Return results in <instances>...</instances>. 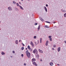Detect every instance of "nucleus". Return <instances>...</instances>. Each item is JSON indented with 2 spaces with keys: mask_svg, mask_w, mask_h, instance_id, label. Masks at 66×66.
I'll return each mask as SVG.
<instances>
[{
  "mask_svg": "<svg viewBox=\"0 0 66 66\" xmlns=\"http://www.w3.org/2000/svg\"><path fill=\"white\" fill-rule=\"evenodd\" d=\"M33 64L34 65H35V66H37V64H36V62H33Z\"/></svg>",
  "mask_w": 66,
  "mask_h": 66,
  "instance_id": "nucleus-7",
  "label": "nucleus"
},
{
  "mask_svg": "<svg viewBox=\"0 0 66 66\" xmlns=\"http://www.w3.org/2000/svg\"><path fill=\"white\" fill-rule=\"evenodd\" d=\"M51 62H53V61L52 60H51Z\"/></svg>",
  "mask_w": 66,
  "mask_h": 66,
  "instance_id": "nucleus-47",
  "label": "nucleus"
},
{
  "mask_svg": "<svg viewBox=\"0 0 66 66\" xmlns=\"http://www.w3.org/2000/svg\"><path fill=\"white\" fill-rule=\"evenodd\" d=\"M12 52H13V53H14V54L15 53V51H12Z\"/></svg>",
  "mask_w": 66,
  "mask_h": 66,
  "instance_id": "nucleus-36",
  "label": "nucleus"
},
{
  "mask_svg": "<svg viewBox=\"0 0 66 66\" xmlns=\"http://www.w3.org/2000/svg\"><path fill=\"white\" fill-rule=\"evenodd\" d=\"M30 0H28V1H30Z\"/></svg>",
  "mask_w": 66,
  "mask_h": 66,
  "instance_id": "nucleus-48",
  "label": "nucleus"
},
{
  "mask_svg": "<svg viewBox=\"0 0 66 66\" xmlns=\"http://www.w3.org/2000/svg\"><path fill=\"white\" fill-rule=\"evenodd\" d=\"M24 65L25 66H26V65H27V64H26V63H24Z\"/></svg>",
  "mask_w": 66,
  "mask_h": 66,
  "instance_id": "nucleus-38",
  "label": "nucleus"
},
{
  "mask_svg": "<svg viewBox=\"0 0 66 66\" xmlns=\"http://www.w3.org/2000/svg\"><path fill=\"white\" fill-rule=\"evenodd\" d=\"M5 53L3 52H1V54L2 55H4Z\"/></svg>",
  "mask_w": 66,
  "mask_h": 66,
  "instance_id": "nucleus-20",
  "label": "nucleus"
},
{
  "mask_svg": "<svg viewBox=\"0 0 66 66\" xmlns=\"http://www.w3.org/2000/svg\"><path fill=\"white\" fill-rule=\"evenodd\" d=\"M48 43H49V42H48V41L47 40L46 44H45L46 46H48Z\"/></svg>",
  "mask_w": 66,
  "mask_h": 66,
  "instance_id": "nucleus-10",
  "label": "nucleus"
},
{
  "mask_svg": "<svg viewBox=\"0 0 66 66\" xmlns=\"http://www.w3.org/2000/svg\"><path fill=\"white\" fill-rule=\"evenodd\" d=\"M64 17H66V13L64 14Z\"/></svg>",
  "mask_w": 66,
  "mask_h": 66,
  "instance_id": "nucleus-25",
  "label": "nucleus"
},
{
  "mask_svg": "<svg viewBox=\"0 0 66 66\" xmlns=\"http://www.w3.org/2000/svg\"><path fill=\"white\" fill-rule=\"evenodd\" d=\"M61 50V48L60 47H59L57 48V51L58 52H60Z\"/></svg>",
  "mask_w": 66,
  "mask_h": 66,
  "instance_id": "nucleus-13",
  "label": "nucleus"
},
{
  "mask_svg": "<svg viewBox=\"0 0 66 66\" xmlns=\"http://www.w3.org/2000/svg\"><path fill=\"white\" fill-rule=\"evenodd\" d=\"M46 7H48V4H46Z\"/></svg>",
  "mask_w": 66,
  "mask_h": 66,
  "instance_id": "nucleus-37",
  "label": "nucleus"
},
{
  "mask_svg": "<svg viewBox=\"0 0 66 66\" xmlns=\"http://www.w3.org/2000/svg\"><path fill=\"white\" fill-rule=\"evenodd\" d=\"M37 24H38L37 23H35V26L37 25Z\"/></svg>",
  "mask_w": 66,
  "mask_h": 66,
  "instance_id": "nucleus-31",
  "label": "nucleus"
},
{
  "mask_svg": "<svg viewBox=\"0 0 66 66\" xmlns=\"http://www.w3.org/2000/svg\"><path fill=\"white\" fill-rule=\"evenodd\" d=\"M30 44L31 45L32 47H34V44H33V42H32V41L30 42Z\"/></svg>",
  "mask_w": 66,
  "mask_h": 66,
  "instance_id": "nucleus-6",
  "label": "nucleus"
},
{
  "mask_svg": "<svg viewBox=\"0 0 66 66\" xmlns=\"http://www.w3.org/2000/svg\"><path fill=\"white\" fill-rule=\"evenodd\" d=\"M21 56L23 57V54H22L21 55Z\"/></svg>",
  "mask_w": 66,
  "mask_h": 66,
  "instance_id": "nucleus-39",
  "label": "nucleus"
},
{
  "mask_svg": "<svg viewBox=\"0 0 66 66\" xmlns=\"http://www.w3.org/2000/svg\"><path fill=\"white\" fill-rule=\"evenodd\" d=\"M61 12H63V13H66V11L65 10L61 9Z\"/></svg>",
  "mask_w": 66,
  "mask_h": 66,
  "instance_id": "nucleus-5",
  "label": "nucleus"
},
{
  "mask_svg": "<svg viewBox=\"0 0 66 66\" xmlns=\"http://www.w3.org/2000/svg\"><path fill=\"white\" fill-rule=\"evenodd\" d=\"M57 65H58V66H60V64H57Z\"/></svg>",
  "mask_w": 66,
  "mask_h": 66,
  "instance_id": "nucleus-45",
  "label": "nucleus"
},
{
  "mask_svg": "<svg viewBox=\"0 0 66 66\" xmlns=\"http://www.w3.org/2000/svg\"><path fill=\"white\" fill-rule=\"evenodd\" d=\"M24 49V47H22L21 48V50H23Z\"/></svg>",
  "mask_w": 66,
  "mask_h": 66,
  "instance_id": "nucleus-27",
  "label": "nucleus"
},
{
  "mask_svg": "<svg viewBox=\"0 0 66 66\" xmlns=\"http://www.w3.org/2000/svg\"><path fill=\"white\" fill-rule=\"evenodd\" d=\"M27 56L29 58H30V53H27V54H26Z\"/></svg>",
  "mask_w": 66,
  "mask_h": 66,
  "instance_id": "nucleus-4",
  "label": "nucleus"
},
{
  "mask_svg": "<svg viewBox=\"0 0 66 66\" xmlns=\"http://www.w3.org/2000/svg\"><path fill=\"white\" fill-rule=\"evenodd\" d=\"M28 48H26V50H27Z\"/></svg>",
  "mask_w": 66,
  "mask_h": 66,
  "instance_id": "nucleus-50",
  "label": "nucleus"
},
{
  "mask_svg": "<svg viewBox=\"0 0 66 66\" xmlns=\"http://www.w3.org/2000/svg\"><path fill=\"white\" fill-rule=\"evenodd\" d=\"M38 50L40 53H43V51H42V50L40 49H39Z\"/></svg>",
  "mask_w": 66,
  "mask_h": 66,
  "instance_id": "nucleus-8",
  "label": "nucleus"
},
{
  "mask_svg": "<svg viewBox=\"0 0 66 66\" xmlns=\"http://www.w3.org/2000/svg\"><path fill=\"white\" fill-rule=\"evenodd\" d=\"M34 39H36V36H34Z\"/></svg>",
  "mask_w": 66,
  "mask_h": 66,
  "instance_id": "nucleus-30",
  "label": "nucleus"
},
{
  "mask_svg": "<svg viewBox=\"0 0 66 66\" xmlns=\"http://www.w3.org/2000/svg\"><path fill=\"white\" fill-rule=\"evenodd\" d=\"M40 20H41V21H44V19L40 17Z\"/></svg>",
  "mask_w": 66,
  "mask_h": 66,
  "instance_id": "nucleus-21",
  "label": "nucleus"
},
{
  "mask_svg": "<svg viewBox=\"0 0 66 66\" xmlns=\"http://www.w3.org/2000/svg\"><path fill=\"white\" fill-rule=\"evenodd\" d=\"M10 57H11V58H12V57H13V56H11Z\"/></svg>",
  "mask_w": 66,
  "mask_h": 66,
  "instance_id": "nucleus-46",
  "label": "nucleus"
},
{
  "mask_svg": "<svg viewBox=\"0 0 66 66\" xmlns=\"http://www.w3.org/2000/svg\"><path fill=\"white\" fill-rule=\"evenodd\" d=\"M52 49L53 50H54V48L53 47L52 48Z\"/></svg>",
  "mask_w": 66,
  "mask_h": 66,
  "instance_id": "nucleus-41",
  "label": "nucleus"
},
{
  "mask_svg": "<svg viewBox=\"0 0 66 66\" xmlns=\"http://www.w3.org/2000/svg\"><path fill=\"white\" fill-rule=\"evenodd\" d=\"M8 10H9V11H11L13 10L12 7L11 6H9L8 7Z\"/></svg>",
  "mask_w": 66,
  "mask_h": 66,
  "instance_id": "nucleus-2",
  "label": "nucleus"
},
{
  "mask_svg": "<svg viewBox=\"0 0 66 66\" xmlns=\"http://www.w3.org/2000/svg\"><path fill=\"white\" fill-rule=\"evenodd\" d=\"M22 46H25V45H24V44H23V43H22Z\"/></svg>",
  "mask_w": 66,
  "mask_h": 66,
  "instance_id": "nucleus-35",
  "label": "nucleus"
},
{
  "mask_svg": "<svg viewBox=\"0 0 66 66\" xmlns=\"http://www.w3.org/2000/svg\"><path fill=\"white\" fill-rule=\"evenodd\" d=\"M21 40H19V42H21Z\"/></svg>",
  "mask_w": 66,
  "mask_h": 66,
  "instance_id": "nucleus-43",
  "label": "nucleus"
},
{
  "mask_svg": "<svg viewBox=\"0 0 66 66\" xmlns=\"http://www.w3.org/2000/svg\"><path fill=\"white\" fill-rule=\"evenodd\" d=\"M37 55L36 56V59H37V60H38V59H39V55H38V54H37Z\"/></svg>",
  "mask_w": 66,
  "mask_h": 66,
  "instance_id": "nucleus-3",
  "label": "nucleus"
},
{
  "mask_svg": "<svg viewBox=\"0 0 66 66\" xmlns=\"http://www.w3.org/2000/svg\"><path fill=\"white\" fill-rule=\"evenodd\" d=\"M30 51H32V49L30 50Z\"/></svg>",
  "mask_w": 66,
  "mask_h": 66,
  "instance_id": "nucleus-49",
  "label": "nucleus"
},
{
  "mask_svg": "<svg viewBox=\"0 0 66 66\" xmlns=\"http://www.w3.org/2000/svg\"><path fill=\"white\" fill-rule=\"evenodd\" d=\"M36 61V59H35V58H33L31 60V61L33 62V61Z\"/></svg>",
  "mask_w": 66,
  "mask_h": 66,
  "instance_id": "nucleus-12",
  "label": "nucleus"
},
{
  "mask_svg": "<svg viewBox=\"0 0 66 66\" xmlns=\"http://www.w3.org/2000/svg\"><path fill=\"white\" fill-rule=\"evenodd\" d=\"M19 3L20 4H21V3L20 2H19Z\"/></svg>",
  "mask_w": 66,
  "mask_h": 66,
  "instance_id": "nucleus-40",
  "label": "nucleus"
},
{
  "mask_svg": "<svg viewBox=\"0 0 66 66\" xmlns=\"http://www.w3.org/2000/svg\"><path fill=\"white\" fill-rule=\"evenodd\" d=\"M13 3L14 4H16V2L15 1H13Z\"/></svg>",
  "mask_w": 66,
  "mask_h": 66,
  "instance_id": "nucleus-23",
  "label": "nucleus"
},
{
  "mask_svg": "<svg viewBox=\"0 0 66 66\" xmlns=\"http://www.w3.org/2000/svg\"><path fill=\"white\" fill-rule=\"evenodd\" d=\"M50 64L51 66H53V63L52 62H51L50 63Z\"/></svg>",
  "mask_w": 66,
  "mask_h": 66,
  "instance_id": "nucleus-16",
  "label": "nucleus"
},
{
  "mask_svg": "<svg viewBox=\"0 0 66 66\" xmlns=\"http://www.w3.org/2000/svg\"><path fill=\"white\" fill-rule=\"evenodd\" d=\"M16 5L17 6H19V4H18V3H17L16 4Z\"/></svg>",
  "mask_w": 66,
  "mask_h": 66,
  "instance_id": "nucleus-28",
  "label": "nucleus"
},
{
  "mask_svg": "<svg viewBox=\"0 0 66 66\" xmlns=\"http://www.w3.org/2000/svg\"><path fill=\"white\" fill-rule=\"evenodd\" d=\"M53 46L54 47V48H55V47H56V45L55 44L53 45Z\"/></svg>",
  "mask_w": 66,
  "mask_h": 66,
  "instance_id": "nucleus-29",
  "label": "nucleus"
},
{
  "mask_svg": "<svg viewBox=\"0 0 66 66\" xmlns=\"http://www.w3.org/2000/svg\"><path fill=\"white\" fill-rule=\"evenodd\" d=\"M50 41H52V38H50Z\"/></svg>",
  "mask_w": 66,
  "mask_h": 66,
  "instance_id": "nucleus-34",
  "label": "nucleus"
},
{
  "mask_svg": "<svg viewBox=\"0 0 66 66\" xmlns=\"http://www.w3.org/2000/svg\"><path fill=\"white\" fill-rule=\"evenodd\" d=\"M46 23H50V22L48 21H46Z\"/></svg>",
  "mask_w": 66,
  "mask_h": 66,
  "instance_id": "nucleus-32",
  "label": "nucleus"
},
{
  "mask_svg": "<svg viewBox=\"0 0 66 66\" xmlns=\"http://www.w3.org/2000/svg\"><path fill=\"white\" fill-rule=\"evenodd\" d=\"M40 61H41V62H42V61H43V60H40Z\"/></svg>",
  "mask_w": 66,
  "mask_h": 66,
  "instance_id": "nucleus-44",
  "label": "nucleus"
},
{
  "mask_svg": "<svg viewBox=\"0 0 66 66\" xmlns=\"http://www.w3.org/2000/svg\"><path fill=\"white\" fill-rule=\"evenodd\" d=\"M42 38H40V43H42Z\"/></svg>",
  "mask_w": 66,
  "mask_h": 66,
  "instance_id": "nucleus-26",
  "label": "nucleus"
},
{
  "mask_svg": "<svg viewBox=\"0 0 66 66\" xmlns=\"http://www.w3.org/2000/svg\"><path fill=\"white\" fill-rule=\"evenodd\" d=\"M44 10H45V11L46 12H47V8L45 6L44 7Z\"/></svg>",
  "mask_w": 66,
  "mask_h": 66,
  "instance_id": "nucleus-9",
  "label": "nucleus"
},
{
  "mask_svg": "<svg viewBox=\"0 0 66 66\" xmlns=\"http://www.w3.org/2000/svg\"><path fill=\"white\" fill-rule=\"evenodd\" d=\"M45 28H49V26L47 25H45Z\"/></svg>",
  "mask_w": 66,
  "mask_h": 66,
  "instance_id": "nucleus-19",
  "label": "nucleus"
},
{
  "mask_svg": "<svg viewBox=\"0 0 66 66\" xmlns=\"http://www.w3.org/2000/svg\"><path fill=\"white\" fill-rule=\"evenodd\" d=\"M0 23H1V21L0 20Z\"/></svg>",
  "mask_w": 66,
  "mask_h": 66,
  "instance_id": "nucleus-53",
  "label": "nucleus"
},
{
  "mask_svg": "<svg viewBox=\"0 0 66 66\" xmlns=\"http://www.w3.org/2000/svg\"><path fill=\"white\" fill-rule=\"evenodd\" d=\"M55 22H53V23H54H54H55Z\"/></svg>",
  "mask_w": 66,
  "mask_h": 66,
  "instance_id": "nucleus-52",
  "label": "nucleus"
},
{
  "mask_svg": "<svg viewBox=\"0 0 66 66\" xmlns=\"http://www.w3.org/2000/svg\"><path fill=\"white\" fill-rule=\"evenodd\" d=\"M19 7H20V9H21V10H24L23 8V7H22V6H21L19 5Z\"/></svg>",
  "mask_w": 66,
  "mask_h": 66,
  "instance_id": "nucleus-11",
  "label": "nucleus"
},
{
  "mask_svg": "<svg viewBox=\"0 0 66 66\" xmlns=\"http://www.w3.org/2000/svg\"><path fill=\"white\" fill-rule=\"evenodd\" d=\"M35 43L36 45H37V44H38L39 43V41H38V40L37 41V42H36V43L35 42Z\"/></svg>",
  "mask_w": 66,
  "mask_h": 66,
  "instance_id": "nucleus-15",
  "label": "nucleus"
},
{
  "mask_svg": "<svg viewBox=\"0 0 66 66\" xmlns=\"http://www.w3.org/2000/svg\"><path fill=\"white\" fill-rule=\"evenodd\" d=\"M15 43L16 44V45H18V40H16L15 41Z\"/></svg>",
  "mask_w": 66,
  "mask_h": 66,
  "instance_id": "nucleus-14",
  "label": "nucleus"
},
{
  "mask_svg": "<svg viewBox=\"0 0 66 66\" xmlns=\"http://www.w3.org/2000/svg\"><path fill=\"white\" fill-rule=\"evenodd\" d=\"M38 52V51H37V50L36 49H35L33 51V53L34 54H35V53H36V54H37Z\"/></svg>",
  "mask_w": 66,
  "mask_h": 66,
  "instance_id": "nucleus-1",
  "label": "nucleus"
},
{
  "mask_svg": "<svg viewBox=\"0 0 66 66\" xmlns=\"http://www.w3.org/2000/svg\"><path fill=\"white\" fill-rule=\"evenodd\" d=\"M48 38H49L50 39L51 38V36H48Z\"/></svg>",
  "mask_w": 66,
  "mask_h": 66,
  "instance_id": "nucleus-33",
  "label": "nucleus"
},
{
  "mask_svg": "<svg viewBox=\"0 0 66 66\" xmlns=\"http://www.w3.org/2000/svg\"><path fill=\"white\" fill-rule=\"evenodd\" d=\"M22 1H23V0H21Z\"/></svg>",
  "mask_w": 66,
  "mask_h": 66,
  "instance_id": "nucleus-51",
  "label": "nucleus"
},
{
  "mask_svg": "<svg viewBox=\"0 0 66 66\" xmlns=\"http://www.w3.org/2000/svg\"><path fill=\"white\" fill-rule=\"evenodd\" d=\"M28 48L29 50H30V49H31V48H30V47L29 45H28Z\"/></svg>",
  "mask_w": 66,
  "mask_h": 66,
  "instance_id": "nucleus-22",
  "label": "nucleus"
},
{
  "mask_svg": "<svg viewBox=\"0 0 66 66\" xmlns=\"http://www.w3.org/2000/svg\"><path fill=\"white\" fill-rule=\"evenodd\" d=\"M40 26L39 25L38 28V31H39V29H40Z\"/></svg>",
  "mask_w": 66,
  "mask_h": 66,
  "instance_id": "nucleus-18",
  "label": "nucleus"
},
{
  "mask_svg": "<svg viewBox=\"0 0 66 66\" xmlns=\"http://www.w3.org/2000/svg\"><path fill=\"white\" fill-rule=\"evenodd\" d=\"M28 53H29V51H28V50H27L26 52V53L27 54Z\"/></svg>",
  "mask_w": 66,
  "mask_h": 66,
  "instance_id": "nucleus-24",
  "label": "nucleus"
},
{
  "mask_svg": "<svg viewBox=\"0 0 66 66\" xmlns=\"http://www.w3.org/2000/svg\"><path fill=\"white\" fill-rule=\"evenodd\" d=\"M64 42L65 43V44H66V41H64Z\"/></svg>",
  "mask_w": 66,
  "mask_h": 66,
  "instance_id": "nucleus-42",
  "label": "nucleus"
},
{
  "mask_svg": "<svg viewBox=\"0 0 66 66\" xmlns=\"http://www.w3.org/2000/svg\"><path fill=\"white\" fill-rule=\"evenodd\" d=\"M14 9L16 11H19V9L15 7Z\"/></svg>",
  "mask_w": 66,
  "mask_h": 66,
  "instance_id": "nucleus-17",
  "label": "nucleus"
}]
</instances>
